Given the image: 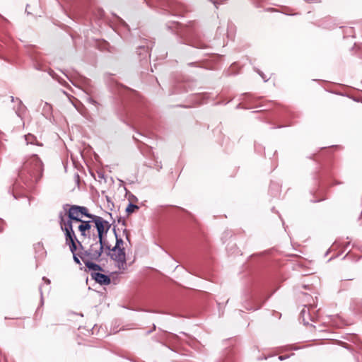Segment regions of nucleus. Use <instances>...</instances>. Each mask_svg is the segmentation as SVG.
Masks as SVG:
<instances>
[{
	"instance_id": "nucleus-3",
	"label": "nucleus",
	"mask_w": 362,
	"mask_h": 362,
	"mask_svg": "<svg viewBox=\"0 0 362 362\" xmlns=\"http://www.w3.org/2000/svg\"><path fill=\"white\" fill-rule=\"evenodd\" d=\"M90 218L93 219L97 230V235L93 233L92 238H98L100 241L103 240V235L107 233L110 228V224L108 221L104 220L103 217L97 215L92 214Z\"/></svg>"
},
{
	"instance_id": "nucleus-8",
	"label": "nucleus",
	"mask_w": 362,
	"mask_h": 362,
	"mask_svg": "<svg viewBox=\"0 0 362 362\" xmlns=\"http://www.w3.org/2000/svg\"><path fill=\"white\" fill-rule=\"evenodd\" d=\"M98 259H85V260H82L83 262V263L85 264V265L90 269V270H92V271H94V272H96V271H100L102 270V268L99 265V264H97L93 262V261H98Z\"/></svg>"
},
{
	"instance_id": "nucleus-4",
	"label": "nucleus",
	"mask_w": 362,
	"mask_h": 362,
	"mask_svg": "<svg viewBox=\"0 0 362 362\" xmlns=\"http://www.w3.org/2000/svg\"><path fill=\"white\" fill-rule=\"evenodd\" d=\"M111 251L110 257L115 261L118 272H124L127 268L124 248H112Z\"/></svg>"
},
{
	"instance_id": "nucleus-5",
	"label": "nucleus",
	"mask_w": 362,
	"mask_h": 362,
	"mask_svg": "<svg viewBox=\"0 0 362 362\" xmlns=\"http://www.w3.org/2000/svg\"><path fill=\"white\" fill-rule=\"evenodd\" d=\"M92 223H93V219L90 218L88 221L82 220L78 223V230L80 233V241L91 240V231H92Z\"/></svg>"
},
{
	"instance_id": "nucleus-11",
	"label": "nucleus",
	"mask_w": 362,
	"mask_h": 362,
	"mask_svg": "<svg viewBox=\"0 0 362 362\" xmlns=\"http://www.w3.org/2000/svg\"><path fill=\"white\" fill-rule=\"evenodd\" d=\"M139 209V206L136 204H134L132 203H129L127 206V207L126 208V211L128 213V214H130V213H132L134 212L136 209Z\"/></svg>"
},
{
	"instance_id": "nucleus-1",
	"label": "nucleus",
	"mask_w": 362,
	"mask_h": 362,
	"mask_svg": "<svg viewBox=\"0 0 362 362\" xmlns=\"http://www.w3.org/2000/svg\"><path fill=\"white\" fill-rule=\"evenodd\" d=\"M92 214L89 213L88 208L83 206L72 205L68 211V219L65 220L62 214L59 216V224L62 230L64 233V239L69 241L74 247V239L76 237L74 230L76 223H78L83 218H90Z\"/></svg>"
},
{
	"instance_id": "nucleus-6",
	"label": "nucleus",
	"mask_w": 362,
	"mask_h": 362,
	"mask_svg": "<svg viewBox=\"0 0 362 362\" xmlns=\"http://www.w3.org/2000/svg\"><path fill=\"white\" fill-rule=\"evenodd\" d=\"M65 243L66 245L69 246L71 252L73 254L74 261L77 264L81 265V260H80L81 257H79L78 253H76V250L78 247L80 251L83 250V245H82V243L80 242L79 240H78L76 237H75V239H74V247H73L71 243H70L69 241H67L66 239H65Z\"/></svg>"
},
{
	"instance_id": "nucleus-15",
	"label": "nucleus",
	"mask_w": 362,
	"mask_h": 362,
	"mask_svg": "<svg viewBox=\"0 0 362 362\" xmlns=\"http://www.w3.org/2000/svg\"><path fill=\"white\" fill-rule=\"evenodd\" d=\"M306 1H308V2H311V1H313V0H306Z\"/></svg>"
},
{
	"instance_id": "nucleus-14",
	"label": "nucleus",
	"mask_w": 362,
	"mask_h": 362,
	"mask_svg": "<svg viewBox=\"0 0 362 362\" xmlns=\"http://www.w3.org/2000/svg\"><path fill=\"white\" fill-rule=\"evenodd\" d=\"M44 280L46 281V282L49 284V279H45V278H43Z\"/></svg>"
},
{
	"instance_id": "nucleus-2",
	"label": "nucleus",
	"mask_w": 362,
	"mask_h": 362,
	"mask_svg": "<svg viewBox=\"0 0 362 362\" xmlns=\"http://www.w3.org/2000/svg\"><path fill=\"white\" fill-rule=\"evenodd\" d=\"M81 242L83 245V250L79 251L78 252L81 260L87 259H99L105 246L108 250H110V247L105 245L103 243V240L100 241L98 238H92L90 242H88V240Z\"/></svg>"
},
{
	"instance_id": "nucleus-10",
	"label": "nucleus",
	"mask_w": 362,
	"mask_h": 362,
	"mask_svg": "<svg viewBox=\"0 0 362 362\" xmlns=\"http://www.w3.org/2000/svg\"><path fill=\"white\" fill-rule=\"evenodd\" d=\"M114 232H115V238H116V244L113 248H124L122 247V245H123L122 239L120 238H118V236L116 233L115 229H114Z\"/></svg>"
},
{
	"instance_id": "nucleus-12",
	"label": "nucleus",
	"mask_w": 362,
	"mask_h": 362,
	"mask_svg": "<svg viewBox=\"0 0 362 362\" xmlns=\"http://www.w3.org/2000/svg\"><path fill=\"white\" fill-rule=\"evenodd\" d=\"M35 161H36V164H35V165H36V166H37L40 170H41V168H42V164L41 161H40V160L38 159V158H37V157H36V158H35Z\"/></svg>"
},
{
	"instance_id": "nucleus-7",
	"label": "nucleus",
	"mask_w": 362,
	"mask_h": 362,
	"mask_svg": "<svg viewBox=\"0 0 362 362\" xmlns=\"http://www.w3.org/2000/svg\"><path fill=\"white\" fill-rule=\"evenodd\" d=\"M94 279L96 282L101 285H108L110 284V278L105 274L96 272L93 276Z\"/></svg>"
},
{
	"instance_id": "nucleus-13",
	"label": "nucleus",
	"mask_w": 362,
	"mask_h": 362,
	"mask_svg": "<svg viewBox=\"0 0 362 362\" xmlns=\"http://www.w3.org/2000/svg\"><path fill=\"white\" fill-rule=\"evenodd\" d=\"M288 356H279V359L280 361H283V360H285L286 358H287Z\"/></svg>"
},
{
	"instance_id": "nucleus-9",
	"label": "nucleus",
	"mask_w": 362,
	"mask_h": 362,
	"mask_svg": "<svg viewBox=\"0 0 362 362\" xmlns=\"http://www.w3.org/2000/svg\"><path fill=\"white\" fill-rule=\"evenodd\" d=\"M11 100L12 103H16L17 104V107H14L16 112L18 115H20L22 112H23L25 107L23 105L22 101L18 98H15L13 96H11Z\"/></svg>"
}]
</instances>
